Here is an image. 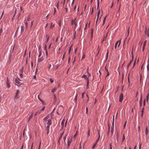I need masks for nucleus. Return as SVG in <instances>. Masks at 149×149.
Wrapping results in <instances>:
<instances>
[{
    "label": "nucleus",
    "mask_w": 149,
    "mask_h": 149,
    "mask_svg": "<svg viewBox=\"0 0 149 149\" xmlns=\"http://www.w3.org/2000/svg\"><path fill=\"white\" fill-rule=\"evenodd\" d=\"M123 96L122 93H121L119 95V102H121L123 99Z\"/></svg>",
    "instance_id": "obj_3"
},
{
    "label": "nucleus",
    "mask_w": 149,
    "mask_h": 149,
    "mask_svg": "<svg viewBox=\"0 0 149 149\" xmlns=\"http://www.w3.org/2000/svg\"><path fill=\"white\" fill-rule=\"evenodd\" d=\"M25 26H26V28L28 26V24L27 22H25Z\"/></svg>",
    "instance_id": "obj_57"
},
{
    "label": "nucleus",
    "mask_w": 149,
    "mask_h": 149,
    "mask_svg": "<svg viewBox=\"0 0 149 149\" xmlns=\"http://www.w3.org/2000/svg\"><path fill=\"white\" fill-rule=\"evenodd\" d=\"M61 20H60L58 22V24L60 26H61Z\"/></svg>",
    "instance_id": "obj_29"
},
{
    "label": "nucleus",
    "mask_w": 149,
    "mask_h": 149,
    "mask_svg": "<svg viewBox=\"0 0 149 149\" xmlns=\"http://www.w3.org/2000/svg\"><path fill=\"white\" fill-rule=\"evenodd\" d=\"M49 37L48 36L47 38V40H46V42H48L49 40Z\"/></svg>",
    "instance_id": "obj_63"
},
{
    "label": "nucleus",
    "mask_w": 149,
    "mask_h": 149,
    "mask_svg": "<svg viewBox=\"0 0 149 149\" xmlns=\"http://www.w3.org/2000/svg\"><path fill=\"white\" fill-rule=\"evenodd\" d=\"M126 123H127V121H126L125 122V123H124V126H123V128H124V129H125V126H126Z\"/></svg>",
    "instance_id": "obj_33"
},
{
    "label": "nucleus",
    "mask_w": 149,
    "mask_h": 149,
    "mask_svg": "<svg viewBox=\"0 0 149 149\" xmlns=\"http://www.w3.org/2000/svg\"><path fill=\"white\" fill-rule=\"evenodd\" d=\"M33 116V113H32L31 116H30L29 117V120H28V121H29L30 119H31L32 117Z\"/></svg>",
    "instance_id": "obj_23"
},
{
    "label": "nucleus",
    "mask_w": 149,
    "mask_h": 149,
    "mask_svg": "<svg viewBox=\"0 0 149 149\" xmlns=\"http://www.w3.org/2000/svg\"><path fill=\"white\" fill-rule=\"evenodd\" d=\"M108 54H109V50L108 49L107 50V54H106V59H107V58Z\"/></svg>",
    "instance_id": "obj_26"
},
{
    "label": "nucleus",
    "mask_w": 149,
    "mask_h": 149,
    "mask_svg": "<svg viewBox=\"0 0 149 149\" xmlns=\"http://www.w3.org/2000/svg\"><path fill=\"white\" fill-rule=\"evenodd\" d=\"M6 82L8 88H9L10 87V83L8 82V78L7 79V80L6 81Z\"/></svg>",
    "instance_id": "obj_6"
},
{
    "label": "nucleus",
    "mask_w": 149,
    "mask_h": 149,
    "mask_svg": "<svg viewBox=\"0 0 149 149\" xmlns=\"http://www.w3.org/2000/svg\"><path fill=\"white\" fill-rule=\"evenodd\" d=\"M61 129L60 130V131L62 130L63 129V127L64 125V120H63L61 122Z\"/></svg>",
    "instance_id": "obj_7"
},
{
    "label": "nucleus",
    "mask_w": 149,
    "mask_h": 149,
    "mask_svg": "<svg viewBox=\"0 0 149 149\" xmlns=\"http://www.w3.org/2000/svg\"><path fill=\"white\" fill-rule=\"evenodd\" d=\"M88 84H89V81H88V79L87 82V88H88Z\"/></svg>",
    "instance_id": "obj_49"
},
{
    "label": "nucleus",
    "mask_w": 149,
    "mask_h": 149,
    "mask_svg": "<svg viewBox=\"0 0 149 149\" xmlns=\"http://www.w3.org/2000/svg\"><path fill=\"white\" fill-rule=\"evenodd\" d=\"M66 135H65V136H64L63 138V139H64V141H65V140L66 139Z\"/></svg>",
    "instance_id": "obj_60"
},
{
    "label": "nucleus",
    "mask_w": 149,
    "mask_h": 149,
    "mask_svg": "<svg viewBox=\"0 0 149 149\" xmlns=\"http://www.w3.org/2000/svg\"><path fill=\"white\" fill-rule=\"evenodd\" d=\"M15 81L16 83L18 84H19L20 83L18 79H15Z\"/></svg>",
    "instance_id": "obj_18"
},
{
    "label": "nucleus",
    "mask_w": 149,
    "mask_h": 149,
    "mask_svg": "<svg viewBox=\"0 0 149 149\" xmlns=\"http://www.w3.org/2000/svg\"><path fill=\"white\" fill-rule=\"evenodd\" d=\"M132 60H133L132 59V60H131L130 61V62L128 64V65H127V70H128V69H129V67L131 63L132 62Z\"/></svg>",
    "instance_id": "obj_11"
},
{
    "label": "nucleus",
    "mask_w": 149,
    "mask_h": 149,
    "mask_svg": "<svg viewBox=\"0 0 149 149\" xmlns=\"http://www.w3.org/2000/svg\"><path fill=\"white\" fill-rule=\"evenodd\" d=\"M113 128H114V125H112V126L111 127V134L112 135L113 134Z\"/></svg>",
    "instance_id": "obj_16"
},
{
    "label": "nucleus",
    "mask_w": 149,
    "mask_h": 149,
    "mask_svg": "<svg viewBox=\"0 0 149 149\" xmlns=\"http://www.w3.org/2000/svg\"><path fill=\"white\" fill-rule=\"evenodd\" d=\"M43 57H41L39 58H38V62H40L41 61L43 60Z\"/></svg>",
    "instance_id": "obj_10"
},
{
    "label": "nucleus",
    "mask_w": 149,
    "mask_h": 149,
    "mask_svg": "<svg viewBox=\"0 0 149 149\" xmlns=\"http://www.w3.org/2000/svg\"><path fill=\"white\" fill-rule=\"evenodd\" d=\"M63 108L62 106L60 105L58 107V111L60 113H62L63 111Z\"/></svg>",
    "instance_id": "obj_1"
},
{
    "label": "nucleus",
    "mask_w": 149,
    "mask_h": 149,
    "mask_svg": "<svg viewBox=\"0 0 149 149\" xmlns=\"http://www.w3.org/2000/svg\"><path fill=\"white\" fill-rule=\"evenodd\" d=\"M119 41H117L115 43V46H114V48L115 49H116V47H117V45L118 44V42Z\"/></svg>",
    "instance_id": "obj_24"
},
{
    "label": "nucleus",
    "mask_w": 149,
    "mask_h": 149,
    "mask_svg": "<svg viewBox=\"0 0 149 149\" xmlns=\"http://www.w3.org/2000/svg\"><path fill=\"white\" fill-rule=\"evenodd\" d=\"M107 35H107L106 36H104V37L103 39V41L105 40H106Z\"/></svg>",
    "instance_id": "obj_36"
},
{
    "label": "nucleus",
    "mask_w": 149,
    "mask_h": 149,
    "mask_svg": "<svg viewBox=\"0 0 149 149\" xmlns=\"http://www.w3.org/2000/svg\"><path fill=\"white\" fill-rule=\"evenodd\" d=\"M86 114H88V108L87 107L86 108Z\"/></svg>",
    "instance_id": "obj_43"
},
{
    "label": "nucleus",
    "mask_w": 149,
    "mask_h": 149,
    "mask_svg": "<svg viewBox=\"0 0 149 149\" xmlns=\"http://www.w3.org/2000/svg\"><path fill=\"white\" fill-rule=\"evenodd\" d=\"M125 135L124 134L123 135V138H122V142H123L124 140H125Z\"/></svg>",
    "instance_id": "obj_22"
},
{
    "label": "nucleus",
    "mask_w": 149,
    "mask_h": 149,
    "mask_svg": "<svg viewBox=\"0 0 149 149\" xmlns=\"http://www.w3.org/2000/svg\"><path fill=\"white\" fill-rule=\"evenodd\" d=\"M76 32L75 31L74 34H73V35H74V38H75V35H76Z\"/></svg>",
    "instance_id": "obj_59"
},
{
    "label": "nucleus",
    "mask_w": 149,
    "mask_h": 149,
    "mask_svg": "<svg viewBox=\"0 0 149 149\" xmlns=\"http://www.w3.org/2000/svg\"><path fill=\"white\" fill-rule=\"evenodd\" d=\"M41 54H42L41 52V51H40L39 52V54L38 55V57H39L41 56Z\"/></svg>",
    "instance_id": "obj_41"
},
{
    "label": "nucleus",
    "mask_w": 149,
    "mask_h": 149,
    "mask_svg": "<svg viewBox=\"0 0 149 149\" xmlns=\"http://www.w3.org/2000/svg\"><path fill=\"white\" fill-rule=\"evenodd\" d=\"M45 53H46V55L47 56H48V52L47 50H46V51H45Z\"/></svg>",
    "instance_id": "obj_54"
},
{
    "label": "nucleus",
    "mask_w": 149,
    "mask_h": 149,
    "mask_svg": "<svg viewBox=\"0 0 149 149\" xmlns=\"http://www.w3.org/2000/svg\"><path fill=\"white\" fill-rule=\"evenodd\" d=\"M85 57V55L84 54H83L82 56V57L81 60L82 59H83V58H84Z\"/></svg>",
    "instance_id": "obj_34"
},
{
    "label": "nucleus",
    "mask_w": 149,
    "mask_h": 149,
    "mask_svg": "<svg viewBox=\"0 0 149 149\" xmlns=\"http://www.w3.org/2000/svg\"><path fill=\"white\" fill-rule=\"evenodd\" d=\"M54 27V24H53L52 22L51 23L50 28H53Z\"/></svg>",
    "instance_id": "obj_25"
},
{
    "label": "nucleus",
    "mask_w": 149,
    "mask_h": 149,
    "mask_svg": "<svg viewBox=\"0 0 149 149\" xmlns=\"http://www.w3.org/2000/svg\"><path fill=\"white\" fill-rule=\"evenodd\" d=\"M98 138L97 139V140L96 141V143H97L99 141V138H100V134L99 132H98Z\"/></svg>",
    "instance_id": "obj_13"
},
{
    "label": "nucleus",
    "mask_w": 149,
    "mask_h": 149,
    "mask_svg": "<svg viewBox=\"0 0 149 149\" xmlns=\"http://www.w3.org/2000/svg\"><path fill=\"white\" fill-rule=\"evenodd\" d=\"M144 107H143V108H142V110L141 111V112H142V113H143V112H144Z\"/></svg>",
    "instance_id": "obj_53"
},
{
    "label": "nucleus",
    "mask_w": 149,
    "mask_h": 149,
    "mask_svg": "<svg viewBox=\"0 0 149 149\" xmlns=\"http://www.w3.org/2000/svg\"><path fill=\"white\" fill-rule=\"evenodd\" d=\"M108 132H107V134L108 135L109 134V130H110V126H109V125L108 124Z\"/></svg>",
    "instance_id": "obj_28"
},
{
    "label": "nucleus",
    "mask_w": 149,
    "mask_h": 149,
    "mask_svg": "<svg viewBox=\"0 0 149 149\" xmlns=\"http://www.w3.org/2000/svg\"><path fill=\"white\" fill-rule=\"evenodd\" d=\"M82 78H84L85 79H86L87 78V76L86 75L84 74L82 76Z\"/></svg>",
    "instance_id": "obj_30"
},
{
    "label": "nucleus",
    "mask_w": 149,
    "mask_h": 149,
    "mask_svg": "<svg viewBox=\"0 0 149 149\" xmlns=\"http://www.w3.org/2000/svg\"><path fill=\"white\" fill-rule=\"evenodd\" d=\"M110 149H112V145L111 143L109 144Z\"/></svg>",
    "instance_id": "obj_45"
},
{
    "label": "nucleus",
    "mask_w": 149,
    "mask_h": 149,
    "mask_svg": "<svg viewBox=\"0 0 149 149\" xmlns=\"http://www.w3.org/2000/svg\"><path fill=\"white\" fill-rule=\"evenodd\" d=\"M19 90H17L16 92V94L15 96V98L17 99L19 98V95L18 94L19 93Z\"/></svg>",
    "instance_id": "obj_5"
},
{
    "label": "nucleus",
    "mask_w": 149,
    "mask_h": 149,
    "mask_svg": "<svg viewBox=\"0 0 149 149\" xmlns=\"http://www.w3.org/2000/svg\"><path fill=\"white\" fill-rule=\"evenodd\" d=\"M50 125H47V129H49Z\"/></svg>",
    "instance_id": "obj_62"
},
{
    "label": "nucleus",
    "mask_w": 149,
    "mask_h": 149,
    "mask_svg": "<svg viewBox=\"0 0 149 149\" xmlns=\"http://www.w3.org/2000/svg\"><path fill=\"white\" fill-rule=\"evenodd\" d=\"M90 136V131L88 130L87 132V137H88Z\"/></svg>",
    "instance_id": "obj_31"
},
{
    "label": "nucleus",
    "mask_w": 149,
    "mask_h": 149,
    "mask_svg": "<svg viewBox=\"0 0 149 149\" xmlns=\"http://www.w3.org/2000/svg\"><path fill=\"white\" fill-rule=\"evenodd\" d=\"M65 0H64L63 2H61V3H63V6L64 5V4H65Z\"/></svg>",
    "instance_id": "obj_52"
},
{
    "label": "nucleus",
    "mask_w": 149,
    "mask_h": 149,
    "mask_svg": "<svg viewBox=\"0 0 149 149\" xmlns=\"http://www.w3.org/2000/svg\"><path fill=\"white\" fill-rule=\"evenodd\" d=\"M22 73H20V74H19V75H20V77L21 78H22L23 77Z\"/></svg>",
    "instance_id": "obj_40"
},
{
    "label": "nucleus",
    "mask_w": 149,
    "mask_h": 149,
    "mask_svg": "<svg viewBox=\"0 0 149 149\" xmlns=\"http://www.w3.org/2000/svg\"><path fill=\"white\" fill-rule=\"evenodd\" d=\"M45 107H44L41 110V111H44V110H45Z\"/></svg>",
    "instance_id": "obj_55"
},
{
    "label": "nucleus",
    "mask_w": 149,
    "mask_h": 149,
    "mask_svg": "<svg viewBox=\"0 0 149 149\" xmlns=\"http://www.w3.org/2000/svg\"><path fill=\"white\" fill-rule=\"evenodd\" d=\"M38 99H39V100L40 101H41V102H42V100H41V99L40 98V96H39V95H38Z\"/></svg>",
    "instance_id": "obj_42"
},
{
    "label": "nucleus",
    "mask_w": 149,
    "mask_h": 149,
    "mask_svg": "<svg viewBox=\"0 0 149 149\" xmlns=\"http://www.w3.org/2000/svg\"><path fill=\"white\" fill-rule=\"evenodd\" d=\"M46 130H47V135H48V133H49V129H46Z\"/></svg>",
    "instance_id": "obj_51"
},
{
    "label": "nucleus",
    "mask_w": 149,
    "mask_h": 149,
    "mask_svg": "<svg viewBox=\"0 0 149 149\" xmlns=\"http://www.w3.org/2000/svg\"><path fill=\"white\" fill-rule=\"evenodd\" d=\"M19 28V26L18 27L17 30L16 32H15V36H17V35L18 30V29Z\"/></svg>",
    "instance_id": "obj_19"
},
{
    "label": "nucleus",
    "mask_w": 149,
    "mask_h": 149,
    "mask_svg": "<svg viewBox=\"0 0 149 149\" xmlns=\"http://www.w3.org/2000/svg\"><path fill=\"white\" fill-rule=\"evenodd\" d=\"M47 46L46 45H45V47H44V50L45 51H46V50H47Z\"/></svg>",
    "instance_id": "obj_44"
},
{
    "label": "nucleus",
    "mask_w": 149,
    "mask_h": 149,
    "mask_svg": "<svg viewBox=\"0 0 149 149\" xmlns=\"http://www.w3.org/2000/svg\"><path fill=\"white\" fill-rule=\"evenodd\" d=\"M142 93H141L140 97V100L139 101V107H141L142 105Z\"/></svg>",
    "instance_id": "obj_2"
},
{
    "label": "nucleus",
    "mask_w": 149,
    "mask_h": 149,
    "mask_svg": "<svg viewBox=\"0 0 149 149\" xmlns=\"http://www.w3.org/2000/svg\"><path fill=\"white\" fill-rule=\"evenodd\" d=\"M24 31V29H21V31H20L21 34H22V33Z\"/></svg>",
    "instance_id": "obj_46"
},
{
    "label": "nucleus",
    "mask_w": 149,
    "mask_h": 149,
    "mask_svg": "<svg viewBox=\"0 0 149 149\" xmlns=\"http://www.w3.org/2000/svg\"><path fill=\"white\" fill-rule=\"evenodd\" d=\"M68 145H67V148H68L69 147V146H70V144L71 143V141L72 140V138H70V139L69 138V139L68 138Z\"/></svg>",
    "instance_id": "obj_4"
},
{
    "label": "nucleus",
    "mask_w": 149,
    "mask_h": 149,
    "mask_svg": "<svg viewBox=\"0 0 149 149\" xmlns=\"http://www.w3.org/2000/svg\"><path fill=\"white\" fill-rule=\"evenodd\" d=\"M23 70H24V68L23 67L20 70V73H23Z\"/></svg>",
    "instance_id": "obj_20"
},
{
    "label": "nucleus",
    "mask_w": 149,
    "mask_h": 149,
    "mask_svg": "<svg viewBox=\"0 0 149 149\" xmlns=\"http://www.w3.org/2000/svg\"><path fill=\"white\" fill-rule=\"evenodd\" d=\"M87 23H86V24H85V27L84 28V30H85L87 28Z\"/></svg>",
    "instance_id": "obj_37"
},
{
    "label": "nucleus",
    "mask_w": 149,
    "mask_h": 149,
    "mask_svg": "<svg viewBox=\"0 0 149 149\" xmlns=\"http://www.w3.org/2000/svg\"><path fill=\"white\" fill-rule=\"evenodd\" d=\"M50 81L51 83H52L54 82V79L52 78H50Z\"/></svg>",
    "instance_id": "obj_32"
},
{
    "label": "nucleus",
    "mask_w": 149,
    "mask_h": 149,
    "mask_svg": "<svg viewBox=\"0 0 149 149\" xmlns=\"http://www.w3.org/2000/svg\"><path fill=\"white\" fill-rule=\"evenodd\" d=\"M107 76H106V78L108 76H109V72H107Z\"/></svg>",
    "instance_id": "obj_58"
},
{
    "label": "nucleus",
    "mask_w": 149,
    "mask_h": 149,
    "mask_svg": "<svg viewBox=\"0 0 149 149\" xmlns=\"http://www.w3.org/2000/svg\"><path fill=\"white\" fill-rule=\"evenodd\" d=\"M56 87H55L54 88L52 89V90H51V92L52 93H54L55 91H56Z\"/></svg>",
    "instance_id": "obj_17"
},
{
    "label": "nucleus",
    "mask_w": 149,
    "mask_h": 149,
    "mask_svg": "<svg viewBox=\"0 0 149 149\" xmlns=\"http://www.w3.org/2000/svg\"><path fill=\"white\" fill-rule=\"evenodd\" d=\"M64 131H63L62 132V133L61 134L60 136V137H59V140H60L61 139V138H62V136L63 135V134H64Z\"/></svg>",
    "instance_id": "obj_14"
},
{
    "label": "nucleus",
    "mask_w": 149,
    "mask_h": 149,
    "mask_svg": "<svg viewBox=\"0 0 149 149\" xmlns=\"http://www.w3.org/2000/svg\"><path fill=\"white\" fill-rule=\"evenodd\" d=\"M148 133V131L147 129V126H146V128L145 134L146 135H147Z\"/></svg>",
    "instance_id": "obj_12"
},
{
    "label": "nucleus",
    "mask_w": 149,
    "mask_h": 149,
    "mask_svg": "<svg viewBox=\"0 0 149 149\" xmlns=\"http://www.w3.org/2000/svg\"><path fill=\"white\" fill-rule=\"evenodd\" d=\"M145 33V35H147V36L148 37L149 36V33L148 32V31L147 32H146V29Z\"/></svg>",
    "instance_id": "obj_15"
},
{
    "label": "nucleus",
    "mask_w": 149,
    "mask_h": 149,
    "mask_svg": "<svg viewBox=\"0 0 149 149\" xmlns=\"http://www.w3.org/2000/svg\"><path fill=\"white\" fill-rule=\"evenodd\" d=\"M145 105V99L144 100L143 103V107H144Z\"/></svg>",
    "instance_id": "obj_38"
},
{
    "label": "nucleus",
    "mask_w": 149,
    "mask_h": 149,
    "mask_svg": "<svg viewBox=\"0 0 149 149\" xmlns=\"http://www.w3.org/2000/svg\"><path fill=\"white\" fill-rule=\"evenodd\" d=\"M91 35H93V29H91Z\"/></svg>",
    "instance_id": "obj_48"
},
{
    "label": "nucleus",
    "mask_w": 149,
    "mask_h": 149,
    "mask_svg": "<svg viewBox=\"0 0 149 149\" xmlns=\"http://www.w3.org/2000/svg\"><path fill=\"white\" fill-rule=\"evenodd\" d=\"M96 143H95L94 144V145L93 146H92V149H93L95 148V146H96Z\"/></svg>",
    "instance_id": "obj_35"
},
{
    "label": "nucleus",
    "mask_w": 149,
    "mask_h": 149,
    "mask_svg": "<svg viewBox=\"0 0 149 149\" xmlns=\"http://www.w3.org/2000/svg\"><path fill=\"white\" fill-rule=\"evenodd\" d=\"M76 19V18H75L74 19V20L73 19H72L71 21V24L72 25H73V23H75V20Z\"/></svg>",
    "instance_id": "obj_21"
},
{
    "label": "nucleus",
    "mask_w": 149,
    "mask_h": 149,
    "mask_svg": "<svg viewBox=\"0 0 149 149\" xmlns=\"http://www.w3.org/2000/svg\"><path fill=\"white\" fill-rule=\"evenodd\" d=\"M12 57V56H11V55H10L9 56H8V63H11V59Z\"/></svg>",
    "instance_id": "obj_8"
},
{
    "label": "nucleus",
    "mask_w": 149,
    "mask_h": 149,
    "mask_svg": "<svg viewBox=\"0 0 149 149\" xmlns=\"http://www.w3.org/2000/svg\"><path fill=\"white\" fill-rule=\"evenodd\" d=\"M41 110L38 111L37 112V113L38 114H39L41 113Z\"/></svg>",
    "instance_id": "obj_47"
},
{
    "label": "nucleus",
    "mask_w": 149,
    "mask_h": 149,
    "mask_svg": "<svg viewBox=\"0 0 149 149\" xmlns=\"http://www.w3.org/2000/svg\"><path fill=\"white\" fill-rule=\"evenodd\" d=\"M52 123L51 122V120L50 119H49L48 120V122L47 123V125H51L52 124Z\"/></svg>",
    "instance_id": "obj_9"
},
{
    "label": "nucleus",
    "mask_w": 149,
    "mask_h": 149,
    "mask_svg": "<svg viewBox=\"0 0 149 149\" xmlns=\"http://www.w3.org/2000/svg\"><path fill=\"white\" fill-rule=\"evenodd\" d=\"M135 64V61H134V63L133 66V67H132V68L134 67Z\"/></svg>",
    "instance_id": "obj_56"
},
{
    "label": "nucleus",
    "mask_w": 149,
    "mask_h": 149,
    "mask_svg": "<svg viewBox=\"0 0 149 149\" xmlns=\"http://www.w3.org/2000/svg\"><path fill=\"white\" fill-rule=\"evenodd\" d=\"M59 66V65H56L55 67L56 69H57L58 68Z\"/></svg>",
    "instance_id": "obj_50"
},
{
    "label": "nucleus",
    "mask_w": 149,
    "mask_h": 149,
    "mask_svg": "<svg viewBox=\"0 0 149 149\" xmlns=\"http://www.w3.org/2000/svg\"><path fill=\"white\" fill-rule=\"evenodd\" d=\"M74 101L75 102L77 103V98H76V97H75Z\"/></svg>",
    "instance_id": "obj_64"
},
{
    "label": "nucleus",
    "mask_w": 149,
    "mask_h": 149,
    "mask_svg": "<svg viewBox=\"0 0 149 149\" xmlns=\"http://www.w3.org/2000/svg\"><path fill=\"white\" fill-rule=\"evenodd\" d=\"M72 45L69 48V54H70V51L71 50V47H72Z\"/></svg>",
    "instance_id": "obj_39"
},
{
    "label": "nucleus",
    "mask_w": 149,
    "mask_h": 149,
    "mask_svg": "<svg viewBox=\"0 0 149 149\" xmlns=\"http://www.w3.org/2000/svg\"><path fill=\"white\" fill-rule=\"evenodd\" d=\"M51 64H50L49 65V67H48V68L49 70L50 69V68H51Z\"/></svg>",
    "instance_id": "obj_61"
},
{
    "label": "nucleus",
    "mask_w": 149,
    "mask_h": 149,
    "mask_svg": "<svg viewBox=\"0 0 149 149\" xmlns=\"http://www.w3.org/2000/svg\"><path fill=\"white\" fill-rule=\"evenodd\" d=\"M146 98L147 101L148 102L149 98V94H148L147 96H146Z\"/></svg>",
    "instance_id": "obj_27"
}]
</instances>
